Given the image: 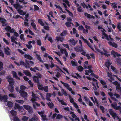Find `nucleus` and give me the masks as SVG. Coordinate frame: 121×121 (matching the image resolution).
Segmentation results:
<instances>
[{
    "instance_id": "42",
    "label": "nucleus",
    "mask_w": 121,
    "mask_h": 121,
    "mask_svg": "<svg viewBox=\"0 0 121 121\" xmlns=\"http://www.w3.org/2000/svg\"><path fill=\"white\" fill-rule=\"evenodd\" d=\"M7 105L8 107H11L13 106V103L10 101H8L7 102Z\"/></svg>"
},
{
    "instance_id": "41",
    "label": "nucleus",
    "mask_w": 121,
    "mask_h": 121,
    "mask_svg": "<svg viewBox=\"0 0 121 121\" xmlns=\"http://www.w3.org/2000/svg\"><path fill=\"white\" fill-rule=\"evenodd\" d=\"M56 11L54 12L51 11L49 12V14L53 18H54V17L53 16H56Z\"/></svg>"
},
{
    "instance_id": "57",
    "label": "nucleus",
    "mask_w": 121,
    "mask_h": 121,
    "mask_svg": "<svg viewBox=\"0 0 121 121\" xmlns=\"http://www.w3.org/2000/svg\"><path fill=\"white\" fill-rule=\"evenodd\" d=\"M47 104L51 108H52L53 107L54 105L52 103L49 102L47 103Z\"/></svg>"
},
{
    "instance_id": "36",
    "label": "nucleus",
    "mask_w": 121,
    "mask_h": 121,
    "mask_svg": "<svg viewBox=\"0 0 121 121\" xmlns=\"http://www.w3.org/2000/svg\"><path fill=\"white\" fill-rule=\"evenodd\" d=\"M70 44L71 45H75L77 43V41L73 39H70L69 40Z\"/></svg>"
},
{
    "instance_id": "15",
    "label": "nucleus",
    "mask_w": 121,
    "mask_h": 121,
    "mask_svg": "<svg viewBox=\"0 0 121 121\" xmlns=\"http://www.w3.org/2000/svg\"><path fill=\"white\" fill-rule=\"evenodd\" d=\"M57 47L58 48L60 49V51L62 54H64L66 56H68V54L66 51V49L65 48H61L60 47L59 45H58Z\"/></svg>"
},
{
    "instance_id": "32",
    "label": "nucleus",
    "mask_w": 121,
    "mask_h": 121,
    "mask_svg": "<svg viewBox=\"0 0 121 121\" xmlns=\"http://www.w3.org/2000/svg\"><path fill=\"white\" fill-rule=\"evenodd\" d=\"M111 53V55H113L114 57H116L117 56L118 57L120 56L121 57V55L118 54L117 52H115L113 50H112Z\"/></svg>"
},
{
    "instance_id": "4",
    "label": "nucleus",
    "mask_w": 121,
    "mask_h": 121,
    "mask_svg": "<svg viewBox=\"0 0 121 121\" xmlns=\"http://www.w3.org/2000/svg\"><path fill=\"white\" fill-rule=\"evenodd\" d=\"M98 29L101 30L102 31V38L103 39H105L108 40H112L113 39H112L110 37V36H109V37L105 33V30L102 28L101 26H98Z\"/></svg>"
},
{
    "instance_id": "2",
    "label": "nucleus",
    "mask_w": 121,
    "mask_h": 121,
    "mask_svg": "<svg viewBox=\"0 0 121 121\" xmlns=\"http://www.w3.org/2000/svg\"><path fill=\"white\" fill-rule=\"evenodd\" d=\"M32 98L31 99V101H32V102L33 103V107L35 109H37V108L36 107V106L37 107H39L40 105V104L36 102H35L38 99H39V98L36 96V95L33 92H32Z\"/></svg>"
},
{
    "instance_id": "49",
    "label": "nucleus",
    "mask_w": 121,
    "mask_h": 121,
    "mask_svg": "<svg viewBox=\"0 0 121 121\" xmlns=\"http://www.w3.org/2000/svg\"><path fill=\"white\" fill-rule=\"evenodd\" d=\"M56 39L57 41H60L61 42H62L63 40V38L62 37H56Z\"/></svg>"
},
{
    "instance_id": "45",
    "label": "nucleus",
    "mask_w": 121,
    "mask_h": 121,
    "mask_svg": "<svg viewBox=\"0 0 121 121\" xmlns=\"http://www.w3.org/2000/svg\"><path fill=\"white\" fill-rule=\"evenodd\" d=\"M43 56L44 57H48L49 59L51 60V61H52L53 60V59L50 56H49L46 53H44V55H43Z\"/></svg>"
},
{
    "instance_id": "22",
    "label": "nucleus",
    "mask_w": 121,
    "mask_h": 121,
    "mask_svg": "<svg viewBox=\"0 0 121 121\" xmlns=\"http://www.w3.org/2000/svg\"><path fill=\"white\" fill-rule=\"evenodd\" d=\"M74 48L75 51L78 52L82 51L84 49L83 47H82V45H81V47L80 46L79 47L76 46Z\"/></svg>"
},
{
    "instance_id": "21",
    "label": "nucleus",
    "mask_w": 121,
    "mask_h": 121,
    "mask_svg": "<svg viewBox=\"0 0 121 121\" xmlns=\"http://www.w3.org/2000/svg\"><path fill=\"white\" fill-rule=\"evenodd\" d=\"M113 40H108L109 41L108 42V43L111 46H112V47H114L116 48H117L118 47L117 45V44L116 43H115L114 42H112L111 41H113L114 39H113Z\"/></svg>"
},
{
    "instance_id": "24",
    "label": "nucleus",
    "mask_w": 121,
    "mask_h": 121,
    "mask_svg": "<svg viewBox=\"0 0 121 121\" xmlns=\"http://www.w3.org/2000/svg\"><path fill=\"white\" fill-rule=\"evenodd\" d=\"M39 120V118L38 116L35 115L33 117L29 119V121H38Z\"/></svg>"
},
{
    "instance_id": "20",
    "label": "nucleus",
    "mask_w": 121,
    "mask_h": 121,
    "mask_svg": "<svg viewBox=\"0 0 121 121\" xmlns=\"http://www.w3.org/2000/svg\"><path fill=\"white\" fill-rule=\"evenodd\" d=\"M19 91L20 94V95L22 97L24 98H27V97L28 94L26 92L24 91L21 92V91Z\"/></svg>"
},
{
    "instance_id": "56",
    "label": "nucleus",
    "mask_w": 121,
    "mask_h": 121,
    "mask_svg": "<svg viewBox=\"0 0 121 121\" xmlns=\"http://www.w3.org/2000/svg\"><path fill=\"white\" fill-rule=\"evenodd\" d=\"M29 117L26 116H24L22 118V120L23 121H27Z\"/></svg>"
},
{
    "instance_id": "1",
    "label": "nucleus",
    "mask_w": 121,
    "mask_h": 121,
    "mask_svg": "<svg viewBox=\"0 0 121 121\" xmlns=\"http://www.w3.org/2000/svg\"><path fill=\"white\" fill-rule=\"evenodd\" d=\"M94 47L95 49L97 51L100 53L101 54H104L105 56H107L108 57L110 56L109 54L108 53V52L106 50L105 47L103 44H99V48L101 50L102 49L104 52L101 51V50H99V49H97L95 47V45H94Z\"/></svg>"
},
{
    "instance_id": "17",
    "label": "nucleus",
    "mask_w": 121,
    "mask_h": 121,
    "mask_svg": "<svg viewBox=\"0 0 121 121\" xmlns=\"http://www.w3.org/2000/svg\"><path fill=\"white\" fill-rule=\"evenodd\" d=\"M81 39H82L84 41V42L86 43L87 45L93 51L94 50V48L92 47V45L87 40L85 39L84 37L82 36L81 37Z\"/></svg>"
},
{
    "instance_id": "46",
    "label": "nucleus",
    "mask_w": 121,
    "mask_h": 121,
    "mask_svg": "<svg viewBox=\"0 0 121 121\" xmlns=\"http://www.w3.org/2000/svg\"><path fill=\"white\" fill-rule=\"evenodd\" d=\"M65 24L66 26L68 27H70L72 25H73V24L72 23L68 22H66L65 23Z\"/></svg>"
},
{
    "instance_id": "11",
    "label": "nucleus",
    "mask_w": 121,
    "mask_h": 121,
    "mask_svg": "<svg viewBox=\"0 0 121 121\" xmlns=\"http://www.w3.org/2000/svg\"><path fill=\"white\" fill-rule=\"evenodd\" d=\"M37 76H34L33 78L34 81L35 82L38 83L39 82V79L41 78V75L39 73H37L36 74Z\"/></svg>"
},
{
    "instance_id": "39",
    "label": "nucleus",
    "mask_w": 121,
    "mask_h": 121,
    "mask_svg": "<svg viewBox=\"0 0 121 121\" xmlns=\"http://www.w3.org/2000/svg\"><path fill=\"white\" fill-rule=\"evenodd\" d=\"M92 85L94 86L93 89L94 91H96L97 90V88L96 87V86L98 88L99 87V86L97 82L96 83H92Z\"/></svg>"
},
{
    "instance_id": "16",
    "label": "nucleus",
    "mask_w": 121,
    "mask_h": 121,
    "mask_svg": "<svg viewBox=\"0 0 121 121\" xmlns=\"http://www.w3.org/2000/svg\"><path fill=\"white\" fill-rule=\"evenodd\" d=\"M10 114L9 115V117L11 120H13V117L16 116L17 115V112L13 110H12L10 112Z\"/></svg>"
},
{
    "instance_id": "12",
    "label": "nucleus",
    "mask_w": 121,
    "mask_h": 121,
    "mask_svg": "<svg viewBox=\"0 0 121 121\" xmlns=\"http://www.w3.org/2000/svg\"><path fill=\"white\" fill-rule=\"evenodd\" d=\"M15 104V107H14V108L15 109H17L20 113L25 111V110L23 109L22 106H20L19 104L16 103Z\"/></svg>"
},
{
    "instance_id": "34",
    "label": "nucleus",
    "mask_w": 121,
    "mask_h": 121,
    "mask_svg": "<svg viewBox=\"0 0 121 121\" xmlns=\"http://www.w3.org/2000/svg\"><path fill=\"white\" fill-rule=\"evenodd\" d=\"M107 76L108 77H109L110 79H108V80L110 82H112V80H114V79L112 77V74L111 73H109L108 72Z\"/></svg>"
},
{
    "instance_id": "37",
    "label": "nucleus",
    "mask_w": 121,
    "mask_h": 121,
    "mask_svg": "<svg viewBox=\"0 0 121 121\" xmlns=\"http://www.w3.org/2000/svg\"><path fill=\"white\" fill-rule=\"evenodd\" d=\"M23 72L25 75L30 77L31 76V73L28 71L26 70H23Z\"/></svg>"
},
{
    "instance_id": "9",
    "label": "nucleus",
    "mask_w": 121,
    "mask_h": 121,
    "mask_svg": "<svg viewBox=\"0 0 121 121\" xmlns=\"http://www.w3.org/2000/svg\"><path fill=\"white\" fill-rule=\"evenodd\" d=\"M14 63L18 66H19L20 65H24L26 68H29L30 66V65L27 62L26 64H25L22 61H20L19 63H18L16 61L14 62Z\"/></svg>"
},
{
    "instance_id": "35",
    "label": "nucleus",
    "mask_w": 121,
    "mask_h": 121,
    "mask_svg": "<svg viewBox=\"0 0 121 121\" xmlns=\"http://www.w3.org/2000/svg\"><path fill=\"white\" fill-rule=\"evenodd\" d=\"M84 15L85 16L87 17L88 18H89V19H91V18H93L94 19L95 18V17L92 16L91 15L88 14L87 13H85L84 14Z\"/></svg>"
},
{
    "instance_id": "53",
    "label": "nucleus",
    "mask_w": 121,
    "mask_h": 121,
    "mask_svg": "<svg viewBox=\"0 0 121 121\" xmlns=\"http://www.w3.org/2000/svg\"><path fill=\"white\" fill-rule=\"evenodd\" d=\"M38 22L42 26H43L44 25V23L43 22L42 20L41 19H38Z\"/></svg>"
},
{
    "instance_id": "54",
    "label": "nucleus",
    "mask_w": 121,
    "mask_h": 121,
    "mask_svg": "<svg viewBox=\"0 0 121 121\" xmlns=\"http://www.w3.org/2000/svg\"><path fill=\"white\" fill-rule=\"evenodd\" d=\"M36 57L37 59L39 60V61L41 62H43V60L41 59V58L39 55L36 54Z\"/></svg>"
},
{
    "instance_id": "10",
    "label": "nucleus",
    "mask_w": 121,
    "mask_h": 121,
    "mask_svg": "<svg viewBox=\"0 0 121 121\" xmlns=\"http://www.w3.org/2000/svg\"><path fill=\"white\" fill-rule=\"evenodd\" d=\"M118 104H120L121 106H117V103L116 102L113 103L111 105L112 106L114 109L117 110H119L121 113V103L120 102H119Z\"/></svg>"
},
{
    "instance_id": "27",
    "label": "nucleus",
    "mask_w": 121,
    "mask_h": 121,
    "mask_svg": "<svg viewBox=\"0 0 121 121\" xmlns=\"http://www.w3.org/2000/svg\"><path fill=\"white\" fill-rule=\"evenodd\" d=\"M81 5L84 8L87 9L89 8H90V9L91 10H92L93 9L91 8L90 5L89 4H85L83 2L81 4Z\"/></svg>"
},
{
    "instance_id": "63",
    "label": "nucleus",
    "mask_w": 121,
    "mask_h": 121,
    "mask_svg": "<svg viewBox=\"0 0 121 121\" xmlns=\"http://www.w3.org/2000/svg\"><path fill=\"white\" fill-rule=\"evenodd\" d=\"M71 63L73 66H77V62L73 61H72Z\"/></svg>"
},
{
    "instance_id": "3",
    "label": "nucleus",
    "mask_w": 121,
    "mask_h": 121,
    "mask_svg": "<svg viewBox=\"0 0 121 121\" xmlns=\"http://www.w3.org/2000/svg\"><path fill=\"white\" fill-rule=\"evenodd\" d=\"M7 78L8 79V81L9 83V86L8 89L10 92H13L14 91V87L13 85L14 84V81L12 78L10 76H8Z\"/></svg>"
},
{
    "instance_id": "50",
    "label": "nucleus",
    "mask_w": 121,
    "mask_h": 121,
    "mask_svg": "<svg viewBox=\"0 0 121 121\" xmlns=\"http://www.w3.org/2000/svg\"><path fill=\"white\" fill-rule=\"evenodd\" d=\"M38 87L39 89L42 90H43V86L41 84L38 83Z\"/></svg>"
},
{
    "instance_id": "51",
    "label": "nucleus",
    "mask_w": 121,
    "mask_h": 121,
    "mask_svg": "<svg viewBox=\"0 0 121 121\" xmlns=\"http://www.w3.org/2000/svg\"><path fill=\"white\" fill-rule=\"evenodd\" d=\"M24 57L25 58L30 60H31L32 58V57L28 55L25 54Z\"/></svg>"
},
{
    "instance_id": "5",
    "label": "nucleus",
    "mask_w": 121,
    "mask_h": 121,
    "mask_svg": "<svg viewBox=\"0 0 121 121\" xmlns=\"http://www.w3.org/2000/svg\"><path fill=\"white\" fill-rule=\"evenodd\" d=\"M0 22L2 23L3 26H5V28L7 31H9L11 33L14 32V30L13 29H11V28L9 26H5L6 24V20L5 19L1 18L0 17Z\"/></svg>"
},
{
    "instance_id": "33",
    "label": "nucleus",
    "mask_w": 121,
    "mask_h": 121,
    "mask_svg": "<svg viewBox=\"0 0 121 121\" xmlns=\"http://www.w3.org/2000/svg\"><path fill=\"white\" fill-rule=\"evenodd\" d=\"M77 1L75 0L74 2L77 5V9L78 11L79 12H82L83 11L81 7L79 6V5L76 3Z\"/></svg>"
},
{
    "instance_id": "52",
    "label": "nucleus",
    "mask_w": 121,
    "mask_h": 121,
    "mask_svg": "<svg viewBox=\"0 0 121 121\" xmlns=\"http://www.w3.org/2000/svg\"><path fill=\"white\" fill-rule=\"evenodd\" d=\"M111 67L112 70L113 71H114V72L115 73H118V71L117 70H116L115 68L113 66L111 65Z\"/></svg>"
},
{
    "instance_id": "29",
    "label": "nucleus",
    "mask_w": 121,
    "mask_h": 121,
    "mask_svg": "<svg viewBox=\"0 0 121 121\" xmlns=\"http://www.w3.org/2000/svg\"><path fill=\"white\" fill-rule=\"evenodd\" d=\"M113 84L117 85L116 88L117 90L119 91H120L121 90V88L120 86V84L118 82L116 81L113 82Z\"/></svg>"
},
{
    "instance_id": "25",
    "label": "nucleus",
    "mask_w": 121,
    "mask_h": 121,
    "mask_svg": "<svg viewBox=\"0 0 121 121\" xmlns=\"http://www.w3.org/2000/svg\"><path fill=\"white\" fill-rule=\"evenodd\" d=\"M4 52L5 53L8 55H9L10 54L11 51L10 49L8 47L4 48Z\"/></svg>"
},
{
    "instance_id": "14",
    "label": "nucleus",
    "mask_w": 121,
    "mask_h": 121,
    "mask_svg": "<svg viewBox=\"0 0 121 121\" xmlns=\"http://www.w3.org/2000/svg\"><path fill=\"white\" fill-rule=\"evenodd\" d=\"M24 108L28 111L30 113L33 112V109L30 106L27 105H23Z\"/></svg>"
},
{
    "instance_id": "43",
    "label": "nucleus",
    "mask_w": 121,
    "mask_h": 121,
    "mask_svg": "<svg viewBox=\"0 0 121 121\" xmlns=\"http://www.w3.org/2000/svg\"><path fill=\"white\" fill-rule=\"evenodd\" d=\"M14 6L16 9H20L22 8V5H19L18 4H14Z\"/></svg>"
},
{
    "instance_id": "31",
    "label": "nucleus",
    "mask_w": 121,
    "mask_h": 121,
    "mask_svg": "<svg viewBox=\"0 0 121 121\" xmlns=\"http://www.w3.org/2000/svg\"><path fill=\"white\" fill-rule=\"evenodd\" d=\"M99 80L100 82V83L103 85V88H107V86L106 85L105 82L102 80L101 79L99 78Z\"/></svg>"
},
{
    "instance_id": "28",
    "label": "nucleus",
    "mask_w": 121,
    "mask_h": 121,
    "mask_svg": "<svg viewBox=\"0 0 121 121\" xmlns=\"http://www.w3.org/2000/svg\"><path fill=\"white\" fill-rule=\"evenodd\" d=\"M53 95L54 96H55V93H53V94H52L49 93H47L46 95V99L48 101H50L51 99L50 98V97Z\"/></svg>"
},
{
    "instance_id": "61",
    "label": "nucleus",
    "mask_w": 121,
    "mask_h": 121,
    "mask_svg": "<svg viewBox=\"0 0 121 121\" xmlns=\"http://www.w3.org/2000/svg\"><path fill=\"white\" fill-rule=\"evenodd\" d=\"M15 101L21 104H22L24 102V101L23 100H15Z\"/></svg>"
},
{
    "instance_id": "55",
    "label": "nucleus",
    "mask_w": 121,
    "mask_h": 121,
    "mask_svg": "<svg viewBox=\"0 0 121 121\" xmlns=\"http://www.w3.org/2000/svg\"><path fill=\"white\" fill-rule=\"evenodd\" d=\"M11 41L16 44H17V43L16 41V38L14 37H13L11 38Z\"/></svg>"
},
{
    "instance_id": "64",
    "label": "nucleus",
    "mask_w": 121,
    "mask_h": 121,
    "mask_svg": "<svg viewBox=\"0 0 121 121\" xmlns=\"http://www.w3.org/2000/svg\"><path fill=\"white\" fill-rule=\"evenodd\" d=\"M116 62V63H117L118 65H121V59H118Z\"/></svg>"
},
{
    "instance_id": "23",
    "label": "nucleus",
    "mask_w": 121,
    "mask_h": 121,
    "mask_svg": "<svg viewBox=\"0 0 121 121\" xmlns=\"http://www.w3.org/2000/svg\"><path fill=\"white\" fill-rule=\"evenodd\" d=\"M63 4L64 6V7L65 8V10L69 13V15L71 16H73V14L72 13L67 9V6L66 5H67V4L65 3H63Z\"/></svg>"
},
{
    "instance_id": "19",
    "label": "nucleus",
    "mask_w": 121,
    "mask_h": 121,
    "mask_svg": "<svg viewBox=\"0 0 121 121\" xmlns=\"http://www.w3.org/2000/svg\"><path fill=\"white\" fill-rule=\"evenodd\" d=\"M60 82L69 91H71L72 90V89L69 87L70 86L68 84L64 83L62 81H60Z\"/></svg>"
},
{
    "instance_id": "26",
    "label": "nucleus",
    "mask_w": 121,
    "mask_h": 121,
    "mask_svg": "<svg viewBox=\"0 0 121 121\" xmlns=\"http://www.w3.org/2000/svg\"><path fill=\"white\" fill-rule=\"evenodd\" d=\"M84 98L85 99L86 102L90 106H92L93 105V104L91 102L89 99L86 96L84 97Z\"/></svg>"
},
{
    "instance_id": "8",
    "label": "nucleus",
    "mask_w": 121,
    "mask_h": 121,
    "mask_svg": "<svg viewBox=\"0 0 121 121\" xmlns=\"http://www.w3.org/2000/svg\"><path fill=\"white\" fill-rule=\"evenodd\" d=\"M38 113L41 116V120L43 121H48V119L47 118L46 115L44 114V111H43L41 112H38Z\"/></svg>"
},
{
    "instance_id": "62",
    "label": "nucleus",
    "mask_w": 121,
    "mask_h": 121,
    "mask_svg": "<svg viewBox=\"0 0 121 121\" xmlns=\"http://www.w3.org/2000/svg\"><path fill=\"white\" fill-rule=\"evenodd\" d=\"M104 23L105 24H106L107 25V27H108V23L109 25H110L111 24V20L110 19H109L107 22L106 21L104 22Z\"/></svg>"
},
{
    "instance_id": "44",
    "label": "nucleus",
    "mask_w": 121,
    "mask_h": 121,
    "mask_svg": "<svg viewBox=\"0 0 121 121\" xmlns=\"http://www.w3.org/2000/svg\"><path fill=\"white\" fill-rule=\"evenodd\" d=\"M95 99V100L93 102L95 104L96 106L99 107V102L98 100L95 97H94Z\"/></svg>"
},
{
    "instance_id": "6",
    "label": "nucleus",
    "mask_w": 121,
    "mask_h": 121,
    "mask_svg": "<svg viewBox=\"0 0 121 121\" xmlns=\"http://www.w3.org/2000/svg\"><path fill=\"white\" fill-rule=\"evenodd\" d=\"M109 112L111 115L114 119H117L118 121H121V118H119L117 115L112 110V109H110L109 110Z\"/></svg>"
},
{
    "instance_id": "58",
    "label": "nucleus",
    "mask_w": 121,
    "mask_h": 121,
    "mask_svg": "<svg viewBox=\"0 0 121 121\" xmlns=\"http://www.w3.org/2000/svg\"><path fill=\"white\" fill-rule=\"evenodd\" d=\"M20 90L19 91H21V92H23L26 89V87L23 85H22L20 86Z\"/></svg>"
},
{
    "instance_id": "7",
    "label": "nucleus",
    "mask_w": 121,
    "mask_h": 121,
    "mask_svg": "<svg viewBox=\"0 0 121 121\" xmlns=\"http://www.w3.org/2000/svg\"><path fill=\"white\" fill-rule=\"evenodd\" d=\"M84 67L85 69H89L88 70H86L85 71V74L86 75H88L89 73H90L91 74L92 72L93 71L91 69L92 68L91 66V65H84Z\"/></svg>"
},
{
    "instance_id": "18",
    "label": "nucleus",
    "mask_w": 121,
    "mask_h": 121,
    "mask_svg": "<svg viewBox=\"0 0 121 121\" xmlns=\"http://www.w3.org/2000/svg\"><path fill=\"white\" fill-rule=\"evenodd\" d=\"M7 99L8 96L7 95L2 96L0 94V101L6 102L7 101Z\"/></svg>"
},
{
    "instance_id": "60",
    "label": "nucleus",
    "mask_w": 121,
    "mask_h": 121,
    "mask_svg": "<svg viewBox=\"0 0 121 121\" xmlns=\"http://www.w3.org/2000/svg\"><path fill=\"white\" fill-rule=\"evenodd\" d=\"M72 76L74 78H77L80 77V75L77 73L73 74L72 75Z\"/></svg>"
},
{
    "instance_id": "13",
    "label": "nucleus",
    "mask_w": 121,
    "mask_h": 121,
    "mask_svg": "<svg viewBox=\"0 0 121 121\" xmlns=\"http://www.w3.org/2000/svg\"><path fill=\"white\" fill-rule=\"evenodd\" d=\"M108 94L112 99H114L116 101H117L116 99H115V97L118 98L120 96L119 95L116 94H113L111 92H108Z\"/></svg>"
},
{
    "instance_id": "59",
    "label": "nucleus",
    "mask_w": 121,
    "mask_h": 121,
    "mask_svg": "<svg viewBox=\"0 0 121 121\" xmlns=\"http://www.w3.org/2000/svg\"><path fill=\"white\" fill-rule=\"evenodd\" d=\"M55 58L56 60L58 62V64H60L61 65H62L63 66H64L63 65V64L61 62V61L59 60V58H58L55 57Z\"/></svg>"
},
{
    "instance_id": "40",
    "label": "nucleus",
    "mask_w": 121,
    "mask_h": 121,
    "mask_svg": "<svg viewBox=\"0 0 121 121\" xmlns=\"http://www.w3.org/2000/svg\"><path fill=\"white\" fill-rule=\"evenodd\" d=\"M17 11L19 14L21 15H24L26 14V12H23V10L20 9H18Z\"/></svg>"
},
{
    "instance_id": "48",
    "label": "nucleus",
    "mask_w": 121,
    "mask_h": 121,
    "mask_svg": "<svg viewBox=\"0 0 121 121\" xmlns=\"http://www.w3.org/2000/svg\"><path fill=\"white\" fill-rule=\"evenodd\" d=\"M62 93L65 96H67L69 95L67 92L64 89H62L61 91Z\"/></svg>"
},
{
    "instance_id": "30",
    "label": "nucleus",
    "mask_w": 121,
    "mask_h": 121,
    "mask_svg": "<svg viewBox=\"0 0 121 121\" xmlns=\"http://www.w3.org/2000/svg\"><path fill=\"white\" fill-rule=\"evenodd\" d=\"M71 115L73 118H74L75 120L76 121H79L80 120L79 118L76 116L74 113L72 112H70Z\"/></svg>"
},
{
    "instance_id": "38",
    "label": "nucleus",
    "mask_w": 121,
    "mask_h": 121,
    "mask_svg": "<svg viewBox=\"0 0 121 121\" xmlns=\"http://www.w3.org/2000/svg\"><path fill=\"white\" fill-rule=\"evenodd\" d=\"M12 73L13 75V77L15 78L16 79L19 80L20 79V78L17 77V73L14 71H12Z\"/></svg>"
},
{
    "instance_id": "47",
    "label": "nucleus",
    "mask_w": 121,
    "mask_h": 121,
    "mask_svg": "<svg viewBox=\"0 0 121 121\" xmlns=\"http://www.w3.org/2000/svg\"><path fill=\"white\" fill-rule=\"evenodd\" d=\"M111 63L108 60V61H107L106 62L105 65L108 69H109V66L111 64Z\"/></svg>"
}]
</instances>
